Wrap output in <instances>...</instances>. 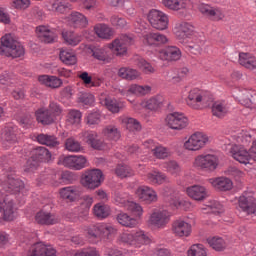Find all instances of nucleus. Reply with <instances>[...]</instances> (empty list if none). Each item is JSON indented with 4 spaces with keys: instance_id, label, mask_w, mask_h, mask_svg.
Instances as JSON below:
<instances>
[{
    "instance_id": "nucleus-37",
    "label": "nucleus",
    "mask_w": 256,
    "mask_h": 256,
    "mask_svg": "<svg viewBox=\"0 0 256 256\" xmlns=\"http://www.w3.org/2000/svg\"><path fill=\"white\" fill-rule=\"evenodd\" d=\"M152 88L149 85L132 84L128 87L127 93L137 95V97H145L151 93Z\"/></svg>"
},
{
    "instance_id": "nucleus-49",
    "label": "nucleus",
    "mask_w": 256,
    "mask_h": 256,
    "mask_svg": "<svg viewBox=\"0 0 256 256\" xmlns=\"http://www.w3.org/2000/svg\"><path fill=\"white\" fill-rule=\"evenodd\" d=\"M152 154L156 157V159H167V157H171V150L163 145L153 146L152 144Z\"/></svg>"
},
{
    "instance_id": "nucleus-39",
    "label": "nucleus",
    "mask_w": 256,
    "mask_h": 256,
    "mask_svg": "<svg viewBox=\"0 0 256 256\" xmlns=\"http://www.w3.org/2000/svg\"><path fill=\"white\" fill-rule=\"evenodd\" d=\"M124 209L131 213V215L134 217V219H137V221L142 219L143 213H145V211L143 210V206L135 201L128 202L126 208Z\"/></svg>"
},
{
    "instance_id": "nucleus-11",
    "label": "nucleus",
    "mask_w": 256,
    "mask_h": 256,
    "mask_svg": "<svg viewBox=\"0 0 256 256\" xmlns=\"http://www.w3.org/2000/svg\"><path fill=\"white\" fill-rule=\"evenodd\" d=\"M58 165H63V167H68V169H74L75 171H81L87 167V158L83 155H70L61 156L58 160Z\"/></svg>"
},
{
    "instance_id": "nucleus-60",
    "label": "nucleus",
    "mask_w": 256,
    "mask_h": 256,
    "mask_svg": "<svg viewBox=\"0 0 256 256\" xmlns=\"http://www.w3.org/2000/svg\"><path fill=\"white\" fill-rule=\"evenodd\" d=\"M164 169H166L167 173L177 177L181 173V166L177 163V161H168L163 165Z\"/></svg>"
},
{
    "instance_id": "nucleus-31",
    "label": "nucleus",
    "mask_w": 256,
    "mask_h": 256,
    "mask_svg": "<svg viewBox=\"0 0 256 256\" xmlns=\"http://www.w3.org/2000/svg\"><path fill=\"white\" fill-rule=\"evenodd\" d=\"M39 83L51 89H59L63 85V80L57 78V76L41 75L38 77Z\"/></svg>"
},
{
    "instance_id": "nucleus-47",
    "label": "nucleus",
    "mask_w": 256,
    "mask_h": 256,
    "mask_svg": "<svg viewBox=\"0 0 256 256\" xmlns=\"http://www.w3.org/2000/svg\"><path fill=\"white\" fill-rule=\"evenodd\" d=\"M207 243L214 251H225L227 249V242L221 237H209Z\"/></svg>"
},
{
    "instance_id": "nucleus-25",
    "label": "nucleus",
    "mask_w": 256,
    "mask_h": 256,
    "mask_svg": "<svg viewBox=\"0 0 256 256\" xmlns=\"http://www.w3.org/2000/svg\"><path fill=\"white\" fill-rule=\"evenodd\" d=\"M209 183L218 191H231L233 189V181L227 177L211 178Z\"/></svg>"
},
{
    "instance_id": "nucleus-61",
    "label": "nucleus",
    "mask_w": 256,
    "mask_h": 256,
    "mask_svg": "<svg viewBox=\"0 0 256 256\" xmlns=\"http://www.w3.org/2000/svg\"><path fill=\"white\" fill-rule=\"evenodd\" d=\"M83 115L81 114V111L79 110H69L68 116H67V121L71 125H80L81 124V118Z\"/></svg>"
},
{
    "instance_id": "nucleus-44",
    "label": "nucleus",
    "mask_w": 256,
    "mask_h": 256,
    "mask_svg": "<svg viewBox=\"0 0 256 256\" xmlns=\"http://www.w3.org/2000/svg\"><path fill=\"white\" fill-rule=\"evenodd\" d=\"M237 98L241 105H244V107L248 109H253V94H251V91L247 89L241 90Z\"/></svg>"
},
{
    "instance_id": "nucleus-1",
    "label": "nucleus",
    "mask_w": 256,
    "mask_h": 256,
    "mask_svg": "<svg viewBox=\"0 0 256 256\" xmlns=\"http://www.w3.org/2000/svg\"><path fill=\"white\" fill-rule=\"evenodd\" d=\"M0 211L3 214L4 221H14L17 219V209L13 203V198L5 193L25 197L29 193V189L25 187V183L17 178L15 174H9L2 179L0 183Z\"/></svg>"
},
{
    "instance_id": "nucleus-45",
    "label": "nucleus",
    "mask_w": 256,
    "mask_h": 256,
    "mask_svg": "<svg viewBox=\"0 0 256 256\" xmlns=\"http://www.w3.org/2000/svg\"><path fill=\"white\" fill-rule=\"evenodd\" d=\"M16 131L17 127H14L13 125L9 124L2 130V139H4V141H7L8 143H15V141H17V134H15Z\"/></svg>"
},
{
    "instance_id": "nucleus-46",
    "label": "nucleus",
    "mask_w": 256,
    "mask_h": 256,
    "mask_svg": "<svg viewBox=\"0 0 256 256\" xmlns=\"http://www.w3.org/2000/svg\"><path fill=\"white\" fill-rule=\"evenodd\" d=\"M37 141L40 145H46L47 147H57L59 146V142L57 141V137L49 134H40L37 136Z\"/></svg>"
},
{
    "instance_id": "nucleus-54",
    "label": "nucleus",
    "mask_w": 256,
    "mask_h": 256,
    "mask_svg": "<svg viewBox=\"0 0 256 256\" xmlns=\"http://www.w3.org/2000/svg\"><path fill=\"white\" fill-rule=\"evenodd\" d=\"M102 105H105L110 113H119V111H121V104L115 99L105 98L102 101Z\"/></svg>"
},
{
    "instance_id": "nucleus-58",
    "label": "nucleus",
    "mask_w": 256,
    "mask_h": 256,
    "mask_svg": "<svg viewBox=\"0 0 256 256\" xmlns=\"http://www.w3.org/2000/svg\"><path fill=\"white\" fill-rule=\"evenodd\" d=\"M85 123L92 127V125H99L101 123V113L99 111H93L86 114Z\"/></svg>"
},
{
    "instance_id": "nucleus-9",
    "label": "nucleus",
    "mask_w": 256,
    "mask_h": 256,
    "mask_svg": "<svg viewBox=\"0 0 256 256\" xmlns=\"http://www.w3.org/2000/svg\"><path fill=\"white\" fill-rule=\"evenodd\" d=\"M208 143L209 136L203 132H196L188 137V139L183 144V148L186 151H201V149L205 148V145Z\"/></svg>"
},
{
    "instance_id": "nucleus-64",
    "label": "nucleus",
    "mask_w": 256,
    "mask_h": 256,
    "mask_svg": "<svg viewBox=\"0 0 256 256\" xmlns=\"http://www.w3.org/2000/svg\"><path fill=\"white\" fill-rule=\"evenodd\" d=\"M102 239H111L113 235H117V228L111 224L102 223Z\"/></svg>"
},
{
    "instance_id": "nucleus-17",
    "label": "nucleus",
    "mask_w": 256,
    "mask_h": 256,
    "mask_svg": "<svg viewBox=\"0 0 256 256\" xmlns=\"http://www.w3.org/2000/svg\"><path fill=\"white\" fill-rule=\"evenodd\" d=\"M135 195L140 201H146V203H156L159 199L155 189L149 186H140L136 189Z\"/></svg>"
},
{
    "instance_id": "nucleus-51",
    "label": "nucleus",
    "mask_w": 256,
    "mask_h": 256,
    "mask_svg": "<svg viewBox=\"0 0 256 256\" xmlns=\"http://www.w3.org/2000/svg\"><path fill=\"white\" fill-rule=\"evenodd\" d=\"M102 223L90 226L86 229L88 239H102Z\"/></svg>"
},
{
    "instance_id": "nucleus-52",
    "label": "nucleus",
    "mask_w": 256,
    "mask_h": 256,
    "mask_svg": "<svg viewBox=\"0 0 256 256\" xmlns=\"http://www.w3.org/2000/svg\"><path fill=\"white\" fill-rule=\"evenodd\" d=\"M62 38L66 45H71L72 47H76V45L81 43V35L77 33H63Z\"/></svg>"
},
{
    "instance_id": "nucleus-27",
    "label": "nucleus",
    "mask_w": 256,
    "mask_h": 256,
    "mask_svg": "<svg viewBox=\"0 0 256 256\" xmlns=\"http://www.w3.org/2000/svg\"><path fill=\"white\" fill-rule=\"evenodd\" d=\"M17 41L10 33L2 36L0 40V55L5 57L9 53V50L13 49Z\"/></svg>"
},
{
    "instance_id": "nucleus-13",
    "label": "nucleus",
    "mask_w": 256,
    "mask_h": 256,
    "mask_svg": "<svg viewBox=\"0 0 256 256\" xmlns=\"http://www.w3.org/2000/svg\"><path fill=\"white\" fill-rule=\"evenodd\" d=\"M165 122L170 129H174L175 131H181L182 129H185L187 125H189V119L186 118L185 114L181 112L168 114Z\"/></svg>"
},
{
    "instance_id": "nucleus-16",
    "label": "nucleus",
    "mask_w": 256,
    "mask_h": 256,
    "mask_svg": "<svg viewBox=\"0 0 256 256\" xmlns=\"http://www.w3.org/2000/svg\"><path fill=\"white\" fill-rule=\"evenodd\" d=\"M238 205L246 215L256 216V199L253 193L246 192L239 197Z\"/></svg>"
},
{
    "instance_id": "nucleus-3",
    "label": "nucleus",
    "mask_w": 256,
    "mask_h": 256,
    "mask_svg": "<svg viewBox=\"0 0 256 256\" xmlns=\"http://www.w3.org/2000/svg\"><path fill=\"white\" fill-rule=\"evenodd\" d=\"M186 103L191 109H207V107L213 103V97L208 92L199 88H193L188 93Z\"/></svg>"
},
{
    "instance_id": "nucleus-18",
    "label": "nucleus",
    "mask_w": 256,
    "mask_h": 256,
    "mask_svg": "<svg viewBox=\"0 0 256 256\" xmlns=\"http://www.w3.org/2000/svg\"><path fill=\"white\" fill-rule=\"evenodd\" d=\"M186 195L194 201H205L209 197V191L203 185H192L186 188Z\"/></svg>"
},
{
    "instance_id": "nucleus-8",
    "label": "nucleus",
    "mask_w": 256,
    "mask_h": 256,
    "mask_svg": "<svg viewBox=\"0 0 256 256\" xmlns=\"http://www.w3.org/2000/svg\"><path fill=\"white\" fill-rule=\"evenodd\" d=\"M51 152L45 147H38L32 151V157L27 161L26 171H35L39 163H49Z\"/></svg>"
},
{
    "instance_id": "nucleus-55",
    "label": "nucleus",
    "mask_w": 256,
    "mask_h": 256,
    "mask_svg": "<svg viewBox=\"0 0 256 256\" xmlns=\"http://www.w3.org/2000/svg\"><path fill=\"white\" fill-rule=\"evenodd\" d=\"M188 256H207V248L203 244H193L187 251Z\"/></svg>"
},
{
    "instance_id": "nucleus-23",
    "label": "nucleus",
    "mask_w": 256,
    "mask_h": 256,
    "mask_svg": "<svg viewBox=\"0 0 256 256\" xmlns=\"http://www.w3.org/2000/svg\"><path fill=\"white\" fill-rule=\"evenodd\" d=\"M143 43L150 46L165 45V43H169V38L161 33H148L144 35Z\"/></svg>"
},
{
    "instance_id": "nucleus-10",
    "label": "nucleus",
    "mask_w": 256,
    "mask_h": 256,
    "mask_svg": "<svg viewBox=\"0 0 256 256\" xmlns=\"http://www.w3.org/2000/svg\"><path fill=\"white\" fill-rule=\"evenodd\" d=\"M147 17L151 27L157 31H165L169 27V16L163 11L152 9Z\"/></svg>"
},
{
    "instance_id": "nucleus-36",
    "label": "nucleus",
    "mask_w": 256,
    "mask_h": 256,
    "mask_svg": "<svg viewBox=\"0 0 256 256\" xmlns=\"http://www.w3.org/2000/svg\"><path fill=\"white\" fill-rule=\"evenodd\" d=\"M143 105L145 106V109H148L149 111H158V109L163 107V96L157 95L143 100Z\"/></svg>"
},
{
    "instance_id": "nucleus-21",
    "label": "nucleus",
    "mask_w": 256,
    "mask_h": 256,
    "mask_svg": "<svg viewBox=\"0 0 256 256\" xmlns=\"http://www.w3.org/2000/svg\"><path fill=\"white\" fill-rule=\"evenodd\" d=\"M169 11H185L191 7V0H161Z\"/></svg>"
},
{
    "instance_id": "nucleus-34",
    "label": "nucleus",
    "mask_w": 256,
    "mask_h": 256,
    "mask_svg": "<svg viewBox=\"0 0 256 256\" xmlns=\"http://www.w3.org/2000/svg\"><path fill=\"white\" fill-rule=\"evenodd\" d=\"M170 207L179 211H191L193 205L190 201L181 197H173L170 199Z\"/></svg>"
},
{
    "instance_id": "nucleus-53",
    "label": "nucleus",
    "mask_w": 256,
    "mask_h": 256,
    "mask_svg": "<svg viewBox=\"0 0 256 256\" xmlns=\"http://www.w3.org/2000/svg\"><path fill=\"white\" fill-rule=\"evenodd\" d=\"M65 149L70 153H79L83 150V146L75 138H68L65 142Z\"/></svg>"
},
{
    "instance_id": "nucleus-41",
    "label": "nucleus",
    "mask_w": 256,
    "mask_h": 256,
    "mask_svg": "<svg viewBox=\"0 0 256 256\" xmlns=\"http://www.w3.org/2000/svg\"><path fill=\"white\" fill-rule=\"evenodd\" d=\"M102 135L108 139V141H119V139H121V132L115 125L105 126L102 130Z\"/></svg>"
},
{
    "instance_id": "nucleus-19",
    "label": "nucleus",
    "mask_w": 256,
    "mask_h": 256,
    "mask_svg": "<svg viewBox=\"0 0 256 256\" xmlns=\"http://www.w3.org/2000/svg\"><path fill=\"white\" fill-rule=\"evenodd\" d=\"M60 198L69 203H75L81 197V191L77 186H66L59 190Z\"/></svg>"
},
{
    "instance_id": "nucleus-20",
    "label": "nucleus",
    "mask_w": 256,
    "mask_h": 256,
    "mask_svg": "<svg viewBox=\"0 0 256 256\" xmlns=\"http://www.w3.org/2000/svg\"><path fill=\"white\" fill-rule=\"evenodd\" d=\"M67 23L70 25V27H73L74 29H85L87 25H89V20L87 17L80 12H72L67 17Z\"/></svg>"
},
{
    "instance_id": "nucleus-22",
    "label": "nucleus",
    "mask_w": 256,
    "mask_h": 256,
    "mask_svg": "<svg viewBox=\"0 0 256 256\" xmlns=\"http://www.w3.org/2000/svg\"><path fill=\"white\" fill-rule=\"evenodd\" d=\"M35 221L38 225H56V223H59V217L50 212L41 210L35 215Z\"/></svg>"
},
{
    "instance_id": "nucleus-12",
    "label": "nucleus",
    "mask_w": 256,
    "mask_h": 256,
    "mask_svg": "<svg viewBox=\"0 0 256 256\" xmlns=\"http://www.w3.org/2000/svg\"><path fill=\"white\" fill-rule=\"evenodd\" d=\"M156 57L166 63H175L181 59L182 52L177 46H166L156 52Z\"/></svg>"
},
{
    "instance_id": "nucleus-33",
    "label": "nucleus",
    "mask_w": 256,
    "mask_h": 256,
    "mask_svg": "<svg viewBox=\"0 0 256 256\" xmlns=\"http://www.w3.org/2000/svg\"><path fill=\"white\" fill-rule=\"evenodd\" d=\"M59 58L60 61H62L64 65H68V67L77 65V54H75L73 50L60 49Z\"/></svg>"
},
{
    "instance_id": "nucleus-35",
    "label": "nucleus",
    "mask_w": 256,
    "mask_h": 256,
    "mask_svg": "<svg viewBox=\"0 0 256 256\" xmlns=\"http://www.w3.org/2000/svg\"><path fill=\"white\" fill-rule=\"evenodd\" d=\"M118 121H120L121 125H123V127H125L128 131H141V123H139V121H137L135 118L120 116Z\"/></svg>"
},
{
    "instance_id": "nucleus-48",
    "label": "nucleus",
    "mask_w": 256,
    "mask_h": 256,
    "mask_svg": "<svg viewBox=\"0 0 256 256\" xmlns=\"http://www.w3.org/2000/svg\"><path fill=\"white\" fill-rule=\"evenodd\" d=\"M25 55V47L21 42L17 41L14 46L6 52L4 57H12V59H17L19 57H23Z\"/></svg>"
},
{
    "instance_id": "nucleus-14",
    "label": "nucleus",
    "mask_w": 256,
    "mask_h": 256,
    "mask_svg": "<svg viewBox=\"0 0 256 256\" xmlns=\"http://www.w3.org/2000/svg\"><path fill=\"white\" fill-rule=\"evenodd\" d=\"M81 137L87 145L96 149L97 151H105L109 149V146L105 141L99 139V134L95 131H84L81 133Z\"/></svg>"
},
{
    "instance_id": "nucleus-24",
    "label": "nucleus",
    "mask_w": 256,
    "mask_h": 256,
    "mask_svg": "<svg viewBox=\"0 0 256 256\" xmlns=\"http://www.w3.org/2000/svg\"><path fill=\"white\" fill-rule=\"evenodd\" d=\"M146 180L150 185H163L169 183V177L159 170H152L146 174Z\"/></svg>"
},
{
    "instance_id": "nucleus-62",
    "label": "nucleus",
    "mask_w": 256,
    "mask_h": 256,
    "mask_svg": "<svg viewBox=\"0 0 256 256\" xmlns=\"http://www.w3.org/2000/svg\"><path fill=\"white\" fill-rule=\"evenodd\" d=\"M207 211H210L211 213H215L217 215H221V213H224L225 208L220 204L218 201L212 200L208 202L205 208Z\"/></svg>"
},
{
    "instance_id": "nucleus-15",
    "label": "nucleus",
    "mask_w": 256,
    "mask_h": 256,
    "mask_svg": "<svg viewBox=\"0 0 256 256\" xmlns=\"http://www.w3.org/2000/svg\"><path fill=\"white\" fill-rule=\"evenodd\" d=\"M171 231L174 237H179L180 239L191 237L193 225L183 219H178L172 223Z\"/></svg>"
},
{
    "instance_id": "nucleus-5",
    "label": "nucleus",
    "mask_w": 256,
    "mask_h": 256,
    "mask_svg": "<svg viewBox=\"0 0 256 256\" xmlns=\"http://www.w3.org/2000/svg\"><path fill=\"white\" fill-rule=\"evenodd\" d=\"M119 241L134 247H141V245H147L151 242L149 236L143 230L125 231L120 234Z\"/></svg>"
},
{
    "instance_id": "nucleus-7",
    "label": "nucleus",
    "mask_w": 256,
    "mask_h": 256,
    "mask_svg": "<svg viewBox=\"0 0 256 256\" xmlns=\"http://www.w3.org/2000/svg\"><path fill=\"white\" fill-rule=\"evenodd\" d=\"M105 181L103 172L100 169H92L86 171L80 180V183L85 189H90L91 191L101 187V183Z\"/></svg>"
},
{
    "instance_id": "nucleus-57",
    "label": "nucleus",
    "mask_w": 256,
    "mask_h": 256,
    "mask_svg": "<svg viewBox=\"0 0 256 256\" xmlns=\"http://www.w3.org/2000/svg\"><path fill=\"white\" fill-rule=\"evenodd\" d=\"M137 67L141 69L142 72L145 73V75H153V73H156L157 69L151 65V63L147 62V60L140 58L137 62Z\"/></svg>"
},
{
    "instance_id": "nucleus-6",
    "label": "nucleus",
    "mask_w": 256,
    "mask_h": 256,
    "mask_svg": "<svg viewBox=\"0 0 256 256\" xmlns=\"http://www.w3.org/2000/svg\"><path fill=\"white\" fill-rule=\"evenodd\" d=\"M171 221V214L167 210L154 209L148 217L147 224L148 227L152 229H165Z\"/></svg>"
},
{
    "instance_id": "nucleus-50",
    "label": "nucleus",
    "mask_w": 256,
    "mask_h": 256,
    "mask_svg": "<svg viewBox=\"0 0 256 256\" xmlns=\"http://www.w3.org/2000/svg\"><path fill=\"white\" fill-rule=\"evenodd\" d=\"M174 31L176 33H193L195 32V26L189 22L179 21L175 23Z\"/></svg>"
},
{
    "instance_id": "nucleus-63",
    "label": "nucleus",
    "mask_w": 256,
    "mask_h": 256,
    "mask_svg": "<svg viewBox=\"0 0 256 256\" xmlns=\"http://www.w3.org/2000/svg\"><path fill=\"white\" fill-rule=\"evenodd\" d=\"M78 103L84 107H91L95 104V96L90 93H81L78 97Z\"/></svg>"
},
{
    "instance_id": "nucleus-32",
    "label": "nucleus",
    "mask_w": 256,
    "mask_h": 256,
    "mask_svg": "<svg viewBox=\"0 0 256 256\" xmlns=\"http://www.w3.org/2000/svg\"><path fill=\"white\" fill-rule=\"evenodd\" d=\"M117 221L123 227H129L130 229H133L139 225V220H137V218H134L125 212H120L117 215Z\"/></svg>"
},
{
    "instance_id": "nucleus-29",
    "label": "nucleus",
    "mask_w": 256,
    "mask_h": 256,
    "mask_svg": "<svg viewBox=\"0 0 256 256\" xmlns=\"http://www.w3.org/2000/svg\"><path fill=\"white\" fill-rule=\"evenodd\" d=\"M239 64L245 69L255 71L256 69V57L251 53L241 52L239 53Z\"/></svg>"
},
{
    "instance_id": "nucleus-28",
    "label": "nucleus",
    "mask_w": 256,
    "mask_h": 256,
    "mask_svg": "<svg viewBox=\"0 0 256 256\" xmlns=\"http://www.w3.org/2000/svg\"><path fill=\"white\" fill-rule=\"evenodd\" d=\"M108 47L116 57H126L127 55V40L115 39Z\"/></svg>"
},
{
    "instance_id": "nucleus-4",
    "label": "nucleus",
    "mask_w": 256,
    "mask_h": 256,
    "mask_svg": "<svg viewBox=\"0 0 256 256\" xmlns=\"http://www.w3.org/2000/svg\"><path fill=\"white\" fill-rule=\"evenodd\" d=\"M192 167L196 171L213 173V171H217L219 168V157L211 153L199 154L192 161Z\"/></svg>"
},
{
    "instance_id": "nucleus-42",
    "label": "nucleus",
    "mask_w": 256,
    "mask_h": 256,
    "mask_svg": "<svg viewBox=\"0 0 256 256\" xmlns=\"http://www.w3.org/2000/svg\"><path fill=\"white\" fill-rule=\"evenodd\" d=\"M93 215L98 219H107L111 215V207L107 204L97 203L93 207Z\"/></svg>"
},
{
    "instance_id": "nucleus-56",
    "label": "nucleus",
    "mask_w": 256,
    "mask_h": 256,
    "mask_svg": "<svg viewBox=\"0 0 256 256\" xmlns=\"http://www.w3.org/2000/svg\"><path fill=\"white\" fill-rule=\"evenodd\" d=\"M115 173L117 177H120L121 179H125V177H133V175H135V171L127 165H118L115 169Z\"/></svg>"
},
{
    "instance_id": "nucleus-26",
    "label": "nucleus",
    "mask_w": 256,
    "mask_h": 256,
    "mask_svg": "<svg viewBox=\"0 0 256 256\" xmlns=\"http://www.w3.org/2000/svg\"><path fill=\"white\" fill-rule=\"evenodd\" d=\"M118 77L125 81H137L138 79H141V72L135 68L122 67L118 70Z\"/></svg>"
},
{
    "instance_id": "nucleus-40",
    "label": "nucleus",
    "mask_w": 256,
    "mask_h": 256,
    "mask_svg": "<svg viewBox=\"0 0 256 256\" xmlns=\"http://www.w3.org/2000/svg\"><path fill=\"white\" fill-rule=\"evenodd\" d=\"M87 53L97 61H107L108 59L107 50L99 46H93V45L88 46Z\"/></svg>"
},
{
    "instance_id": "nucleus-38",
    "label": "nucleus",
    "mask_w": 256,
    "mask_h": 256,
    "mask_svg": "<svg viewBox=\"0 0 256 256\" xmlns=\"http://www.w3.org/2000/svg\"><path fill=\"white\" fill-rule=\"evenodd\" d=\"M78 77L82 80V83H84L86 87H101V84L103 83L101 78H93L87 71L80 72Z\"/></svg>"
},
{
    "instance_id": "nucleus-2",
    "label": "nucleus",
    "mask_w": 256,
    "mask_h": 256,
    "mask_svg": "<svg viewBox=\"0 0 256 256\" xmlns=\"http://www.w3.org/2000/svg\"><path fill=\"white\" fill-rule=\"evenodd\" d=\"M234 142L231 145L229 153L232 158L241 165H249L251 163V154L247 151L249 143H251V132L242 130L233 136Z\"/></svg>"
},
{
    "instance_id": "nucleus-59",
    "label": "nucleus",
    "mask_w": 256,
    "mask_h": 256,
    "mask_svg": "<svg viewBox=\"0 0 256 256\" xmlns=\"http://www.w3.org/2000/svg\"><path fill=\"white\" fill-rule=\"evenodd\" d=\"M92 205H93V197L85 196L83 203L79 207L80 216L89 217V210L91 209Z\"/></svg>"
},
{
    "instance_id": "nucleus-43",
    "label": "nucleus",
    "mask_w": 256,
    "mask_h": 256,
    "mask_svg": "<svg viewBox=\"0 0 256 256\" xmlns=\"http://www.w3.org/2000/svg\"><path fill=\"white\" fill-rule=\"evenodd\" d=\"M36 119L42 125H51L55 121L49 110L45 108H40L36 111Z\"/></svg>"
},
{
    "instance_id": "nucleus-30",
    "label": "nucleus",
    "mask_w": 256,
    "mask_h": 256,
    "mask_svg": "<svg viewBox=\"0 0 256 256\" xmlns=\"http://www.w3.org/2000/svg\"><path fill=\"white\" fill-rule=\"evenodd\" d=\"M229 113V106L225 101H216L212 105V115L217 119H223Z\"/></svg>"
}]
</instances>
